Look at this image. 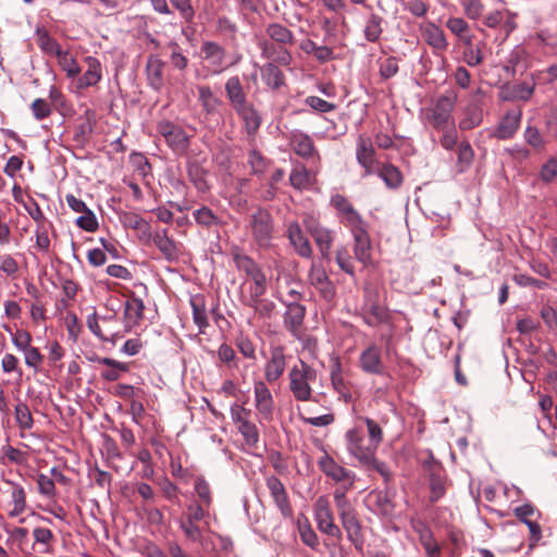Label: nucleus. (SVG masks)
I'll use <instances>...</instances> for the list:
<instances>
[{"label":"nucleus","mask_w":557,"mask_h":557,"mask_svg":"<svg viewBox=\"0 0 557 557\" xmlns=\"http://www.w3.org/2000/svg\"><path fill=\"white\" fill-rule=\"evenodd\" d=\"M308 231L313 237L321 257L323 259H330L331 248L334 240V234L331 230L321 225H309Z\"/></svg>","instance_id":"4be33fe9"},{"label":"nucleus","mask_w":557,"mask_h":557,"mask_svg":"<svg viewBox=\"0 0 557 557\" xmlns=\"http://www.w3.org/2000/svg\"><path fill=\"white\" fill-rule=\"evenodd\" d=\"M308 280L310 285L318 292L324 301L332 302L335 299L336 288L333 282L329 278L322 264L315 262L311 264Z\"/></svg>","instance_id":"9d476101"},{"label":"nucleus","mask_w":557,"mask_h":557,"mask_svg":"<svg viewBox=\"0 0 557 557\" xmlns=\"http://www.w3.org/2000/svg\"><path fill=\"white\" fill-rule=\"evenodd\" d=\"M265 485L270 492L271 497L273 498L274 504L276 505L281 513L285 517L290 516L292 507L289 504L287 492L281 480L275 475L268 476L265 480Z\"/></svg>","instance_id":"dca6fc26"},{"label":"nucleus","mask_w":557,"mask_h":557,"mask_svg":"<svg viewBox=\"0 0 557 557\" xmlns=\"http://www.w3.org/2000/svg\"><path fill=\"white\" fill-rule=\"evenodd\" d=\"M168 46L171 49L170 59L173 66L181 71L185 70L188 65V59L182 53L180 45L171 41Z\"/></svg>","instance_id":"e2e57ef3"},{"label":"nucleus","mask_w":557,"mask_h":557,"mask_svg":"<svg viewBox=\"0 0 557 557\" xmlns=\"http://www.w3.org/2000/svg\"><path fill=\"white\" fill-rule=\"evenodd\" d=\"M298 531L302 543L312 549L319 546V539L314 530L311 528L307 519L304 522L298 520Z\"/></svg>","instance_id":"3c124183"},{"label":"nucleus","mask_w":557,"mask_h":557,"mask_svg":"<svg viewBox=\"0 0 557 557\" xmlns=\"http://www.w3.org/2000/svg\"><path fill=\"white\" fill-rule=\"evenodd\" d=\"M343 528L347 532V536L351 542L358 540L360 535V524L356 517L355 510L343 512L341 516Z\"/></svg>","instance_id":"79ce46f5"},{"label":"nucleus","mask_w":557,"mask_h":557,"mask_svg":"<svg viewBox=\"0 0 557 557\" xmlns=\"http://www.w3.org/2000/svg\"><path fill=\"white\" fill-rule=\"evenodd\" d=\"M85 63L87 64V70L77 82L78 88L96 86L102 78L101 64L96 58L87 57Z\"/></svg>","instance_id":"b1692460"},{"label":"nucleus","mask_w":557,"mask_h":557,"mask_svg":"<svg viewBox=\"0 0 557 557\" xmlns=\"http://www.w3.org/2000/svg\"><path fill=\"white\" fill-rule=\"evenodd\" d=\"M363 322L369 326H377L379 324H388L391 327L389 335H382V339L387 344L392 339L393 325L391 323V313L387 308L380 306L377 304H373L369 307V309L364 310L362 314Z\"/></svg>","instance_id":"6ab92c4d"},{"label":"nucleus","mask_w":557,"mask_h":557,"mask_svg":"<svg viewBox=\"0 0 557 557\" xmlns=\"http://www.w3.org/2000/svg\"><path fill=\"white\" fill-rule=\"evenodd\" d=\"M421 29L423 38L431 47L440 51L447 49L448 42L442 28L434 23H428Z\"/></svg>","instance_id":"bb28decb"},{"label":"nucleus","mask_w":557,"mask_h":557,"mask_svg":"<svg viewBox=\"0 0 557 557\" xmlns=\"http://www.w3.org/2000/svg\"><path fill=\"white\" fill-rule=\"evenodd\" d=\"M145 304L143 299L133 297L125 302L124 306V321L125 327L129 331L137 325L144 318Z\"/></svg>","instance_id":"393cba45"},{"label":"nucleus","mask_w":557,"mask_h":557,"mask_svg":"<svg viewBox=\"0 0 557 557\" xmlns=\"http://www.w3.org/2000/svg\"><path fill=\"white\" fill-rule=\"evenodd\" d=\"M21 352L24 356L25 364L37 372L44 362V356L40 354L39 349L37 347L30 346Z\"/></svg>","instance_id":"6e6d98bb"},{"label":"nucleus","mask_w":557,"mask_h":557,"mask_svg":"<svg viewBox=\"0 0 557 557\" xmlns=\"http://www.w3.org/2000/svg\"><path fill=\"white\" fill-rule=\"evenodd\" d=\"M521 117L522 111L520 109L509 110L503 116L492 135L503 140L511 138L519 128Z\"/></svg>","instance_id":"aec40b11"},{"label":"nucleus","mask_w":557,"mask_h":557,"mask_svg":"<svg viewBox=\"0 0 557 557\" xmlns=\"http://www.w3.org/2000/svg\"><path fill=\"white\" fill-rule=\"evenodd\" d=\"M306 309L298 302H292L287 306L284 324L293 335L297 336L304 322Z\"/></svg>","instance_id":"a878e982"},{"label":"nucleus","mask_w":557,"mask_h":557,"mask_svg":"<svg viewBox=\"0 0 557 557\" xmlns=\"http://www.w3.org/2000/svg\"><path fill=\"white\" fill-rule=\"evenodd\" d=\"M164 62L158 57H150L147 61L146 72L149 85L157 91L163 87Z\"/></svg>","instance_id":"c85d7f7f"},{"label":"nucleus","mask_w":557,"mask_h":557,"mask_svg":"<svg viewBox=\"0 0 557 557\" xmlns=\"http://www.w3.org/2000/svg\"><path fill=\"white\" fill-rule=\"evenodd\" d=\"M225 91L234 110L248 102L242 83L237 76H232L227 79L225 84Z\"/></svg>","instance_id":"cd10ccee"},{"label":"nucleus","mask_w":557,"mask_h":557,"mask_svg":"<svg viewBox=\"0 0 557 557\" xmlns=\"http://www.w3.org/2000/svg\"><path fill=\"white\" fill-rule=\"evenodd\" d=\"M199 101L207 113H212L218 104L219 99L213 95L209 86H198Z\"/></svg>","instance_id":"864d4df0"},{"label":"nucleus","mask_w":557,"mask_h":557,"mask_svg":"<svg viewBox=\"0 0 557 557\" xmlns=\"http://www.w3.org/2000/svg\"><path fill=\"white\" fill-rule=\"evenodd\" d=\"M10 335H11L12 344L18 351H22V350L33 346L32 345V342H33L32 334L24 329H17L15 332H10Z\"/></svg>","instance_id":"4d7b16f0"},{"label":"nucleus","mask_w":557,"mask_h":557,"mask_svg":"<svg viewBox=\"0 0 557 557\" xmlns=\"http://www.w3.org/2000/svg\"><path fill=\"white\" fill-rule=\"evenodd\" d=\"M318 377L317 370L304 360H299L288 372L289 391L298 401L313 400L312 384Z\"/></svg>","instance_id":"f03ea898"},{"label":"nucleus","mask_w":557,"mask_h":557,"mask_svg":"<svg viewBox=\"0 0 557 557\" xmlns=\"http://www.w3.org/2000/svg\"><path fill=\"white\" fill-rule=\"evenodd\" d=\"M243 305L253 309L255 314L263 319L270 318L275 308L272 300L262 297H255L252 300L243 301Z\"/></svg>","instance_id":"58836bf2"},{"label":"nucleus","mask_w":557,"mask_h":557,"mask_svg":"<svg viewBox=\"0 0 557 557\" xmlns=\"http://www.w3.org/2000/svg\"><path fill=\"white\" fill-rule=\"evenodd\" d=\"M359 366L366 373L382 374L384 366L381 357V348L375 344L368 346L359 357Z\"/></svg>","instance_id":"a211bd4d"},{"label":"nucleus","mask_w":557,"mask_h":557,"mask_svg":"<svg viewBox=\"0 0 557 557\" xmlns=\"http://www.w3.org/2000/svg\"><path fill=\"white\" fill-rule=\"evenodd\" d=\"M171 4L178 11L186 23H191L195 17V10L191 0H170Z\"/></svg>","instance_id":"0e129e2a"},{"label":"nucleus","mask_w":557,"mask_h":557,"mask_svg":"<svg viewBox=\"0 0 557 557\" xmlns=\"http://www.w3.org/2000/svg\"><path fill=\"white\" fill-rule=\"evenodd\" d=\"M331 205L336 209L341 222L346 227L351 228L364 223L360 213L345 196L341 194L333 195Z\"/></svg>","instance_id":"f8f14e48"},{"label":"nucleus","mask_w":557,"mask_h":557,"mask_svg":"<svg viewBox=\"0 0 557 557\" xmlns=\"http://www.w3.org/2000/svg\"><path fill=\"white\" fill-rule=\"evenodd\" d=\"M237 429L248 446L255 447L257 445L259 442V432L255 423L249 421L238 426Z\"/></svg>","instance_id":"680f3d73"},{"label":"nucleus","mask_w":557,"mask_h":557,"mask_svg":"<svg viewBox=\"0 0 557 557\" xmlns=\"http://www.w3.org/2000/svg\"><path fill=\"white\" fill-rule=\"evenodd\" d=\"M121 221L125 227L138 231L140 239L148 240L151 238L149 224L138 214L124 213Z\"/></svg>","instance_id":"f704fd0d"},{"label":"nucleus","mask_w":557,"mask_h":557,"mask_svg":"<svg viewBox=\"0 0 557 557\" xmlns=\"http://www.w3.org/2000/svg\"><path fill=\"white\" fill-rule=\"evenodd\" d=\"M157 248L161 251L168 260H175L178 257V249L176 244L168 237L165 231L158 232L151 238Z\"/></svg>","instance_id":"473e14b6"},{"label":"nucleus","mask_w":557,"mask_h":557,"mask_svg":"<svg viewBox=\"0 0 557 557\" xmlns=\"http://www.w3.org/2000/svg\"><path fill=\"white\" fill-rule=\"evenodd\" d=\"M286 367L285 352L282 346L270 348V358L264 366V379L268 383L276 382L284 373Z\"/></svg>","instance_id":"2eb2a0df"},{"label":"nucleus","mask_w":557,"mask_h":557,"mask_svg":"<svg viewBox=\"0 0 557 557\" xmlns=\"http://www.w3.org/2000/svg\"><path fill=\"white\" fill-rule=\"evenodd\" d=\"M461 5L468 18L476 21L484 12V4L481 0H461Z\"/></svg>","instance_id":"13d9d810"},{"label":"nucleus","mask_w":557,"mask_h":557,"mask_svg":"<svg viewBox=\"0 0 557 557\" xmlns=\"http://www.w3.org/2000/svg\"><path fill=\"white\" fill-rule=\"evenodd\" d=\"M483 120V111L479 103H470L463 111L459 121V128L462 131L472 129L479 126Z\"/></svg>","instance_id":"72a5a7b5"},{"label":"nucleus","mask_w":557,"mask_h":557,"mask_svg":"<svg viewBox=\"0 0 557 557\" xmlns=\"http://www.w3.org/2000/svg\"><path fill=\"white\" fill-rule=\"evenodd\" d=\"M235 263L240 272H244L247 278L240 287V300H252L255 297H262L268 289V278L262 269L250 257L237 255Z\"/></svg>","instance_id":"f257e3e1"},{"label":"nucleus","mask_w":557,"mask_h":557,"mask_svg":"<svg viewBox=\"0 0 557 557\" xmlns=\"http://www.w3.org/2000/svg\"><path fill=\"white\" fill-rule=\"evenodd\" d=\"M315 174L312 170H308L302 163L296 162L289 175L290 185L299 190L307 189L313 185Z\"/></svg>","instance_id":"5701e85b"},{"label":"nucleus","mask_w":557,"mask_h":557,"mask_svg":"<svg viewBox=\"0 0 557 557\" xmlns=\"http://www.w3.org/2000/svg\"><path fill=\"white\" fill-rule=\"evenodd\" d=\"M289 145L297 156L308 161L311 160L313 164L319 163V152L314 147L312 138L308 134L298 129L290 132Z\"/></svg>","instance_id":"9b49d317"},{"label":"nucleus","mask_w":557,"mask_h":557,"mask_svg":"<svg viewBox=\"0 0 557 557\" xmlns=\"http://www.w3.org/2000/svg\"><path fill=\"white\" fill-rule=\"evenodd\" d=\"M8 484L11 486L10 490V498H11V506L12 508L9 510V517L15 518L20 515H22L27 507L26 503V492L24 487L20 484L8 482Z\"/></svg>","instance_id":"c756f323"},{"label":"nucleus","mask_w":557,"mask_h":557,"mask_svg":"<svg viewBox=\"0 0 557 557\" xmlns=\"http://www.w3.org/2000/svg\"><path fill=\"white\" fill-rule=\"evenodd\" d=\"M455 108V98L451 96H441L434 108L428 115V122L438 131H445L446 128L454 126V120L451 116Z\"/></svg>","instance_id":"1a4fd4ad"},{"label":"nucleus","mask_w":557,"mask_h":557,"mask_svg":"<svg viewBox=\"0 0 557 557\" xmlns=\"http://www.w3.org/2000/svg\"><path fill=\"white\" fill-rule=\"evenodd\" d=\"M382 17L376 14H371L366 22L363 34L368 41L375 42L380 39L382 29Z\"/></svg>","instance_id":"c03bdc74"},{"label":"nucleus","mask_w":557,"mask_h":557,"mask_svg":"<svg viewBox=\"0 0 557 557\" xmlns=\"http://www.w3.org/2000/svg\"><path fill=\"white\" fill-rule=\"evenodd\" d=\"M235 112L243 120L248 134H255L260 127L261 117L253 106L249 102L240 108H237Z\"/></svg>","instance_id":"2f4dec72"},{"label":"nucleus","mask_w":557,"mask_h":557,"mask_svg":"<svg viewBox=\"0 0 557 557\" xmlns=\"http://www.w3.org/2000/svg\"><path fill=\"white\" fill-rule=\"evenodd\" d=\"M431 502H437L446 493V478L440 467L434 468L430 473Z\"/></svg>","instance_id":"c9c22d12"},{"label":"nucleus","mask_w":557,"mask_h":557,"mask_svg":"<svg viewBox=\"0 0 557 557\" xmlns=\"http://www.w3.org/2000/svg\"><path fill=\"white\" fill-rule=\"evenodd\" d=\"M286 227L287 237L296 252L302 258H311L312 247L299 223L295 221L288 222Z\"/></svg>","instance_id":"f3484780"},{"label":"nucleus","mask_w":557,"mask_h":557,"mask_svg":"<svg viewBox=\"0 0 557 557\" xmlns=\"http://www.w3.org/2000/svg\"><path fill=\"white\" fill-rule=\"evenodd\" d=\"M557 176V157H552L544 163L540 171V177L545 183H550Z\"/></svg>","instance_id":"774afa93"},{"label":"nucleus","mask_w":557,"mask_h":557,"mask_svg":"<svg viewBox=\"0 0 557 557\" xmlns=\"http://www.w3.org/2000/svg\"><path fill=\"white\" fill-rule=\"evenodd\" d=\"M335 261L339 269L349 276H355V265L346 246H338L335 250Z\"/></svg>","instance_id":"a18cd8bd"},{"label":"nucleus","mask_w":557,"mask_h":557,"mask_svg":"<svg viewBox=\"0 0 557 557\" xmlns=\"http://www.w3.org/2000/svg\"><path fill=\"white\" fill-rule=\"evenodd\" d=\"M375 173L383 180L388 188H398L403 183L400 171L393 164H383L375 170Z\"/></svg>","instance_id":"e433bc0d"},{"label":"nucleus","mask_w":557,"mask_h":557,"mask_svg":"<svg viewBox=\"0 0 557 557\" xmlns=\"http://www.w3.org/2000/svg\"><path fill=\"white\" fill-rule=\"evenodd\" d=\"M190 306L193 309V320L198 326L200 333H203L205 329L209 325L203 299L200 297H193L190 299Z\"/></svg>","instance_id":"a19ab883"},{"label":"nucleus","mask_w":557,"mask_h":557,"mask_svg":"<svg viewBox=\"0 0 557 557\" xmlns=\"http://www.w3.org/2000/svg\"><path fill=\"white\" fill-rule=\"evenodd\" d=\"M261 78L271 88L277 89L283 85L282 71L274 64L268 63L261 67Z\"/></svg>","instance_id":"ea45409f"},{"label":"nucleus","mask_w":557,"mask_h":557,"mask_svg":"<svg viewBox=\"0 0 557 557\" xmlns=\"http://www.w3.org/2000/svg\"><path fill=\"white\" fill-rule=\"evenodd\" d=\"M15 421L20 429L30 430L34 425V419L27 404L20 401L15 408Z\"/></svg>","instance_id":"8fccbe9b"},{"label":"nucleus","mask_w":557,"mask_h":557,"mask_svg":"<svg viewBox=\"0 0 557 557\" xmlns=\"http://www.w3.org/2000/svg\"><path fill=\"white\" fill-rule=\"evenodd\" d=\"M354 237V253L355 258L367 265L371 260V240L366 227V222L356 227L349 228Z\"/></svg>","instance_id":"ddd939ff"},{"label":"nucleus","mask_w":557,"mask_h":557,"mask_svg":"<svg viewBox=\"0 0 557 557\" xmlns=\"http://www.w3.org/2000/svg\"><path fill=\"white\" fill-rule=\"evenodd\" d=\"M37 44L42 51L50 54H58V51H61L62 48L60 45L48 34L45 28L38 27L36 29Z\"/></svg>","instance_id":"49530a36"},{"label":"nucleus","mask_w":557,"mask_h":557,"mask_svg":"<svg viewBox=\"0 0 557 557\" xmlns=\"http://www.w3.org/2000/svg\"><path fill=\"white\" fill-rule=\"evenodd\" d=\"M267 34L272 40L282 45L293 44L294 40L293 33L287 27L277 23L270 24L267 27Z\"/></svg>","instance_id":"37998d69"},{"label":"nucleus","mask_w":557,"mask_h":557,"mask_svg":"<svg viewBox=\"0 0 557 557\" xmlns=\"http://www.w3.org/2000/svg\"><path fill=\"white\" fill-rule=\"evenodd\" d=\"M346 446L348 453L361 465L373 462L377 447L369 442L358 430H349L346 433Z\"/></svg>","instance_id":"423d86ee"},{"label":"nucleus","mask_w":557,"mask_h":557,"mask_svg":"<svg viewBox=\"0 0 557 557\" xmlns=\"http://www.w3.org/2000/svg\"><path fill=\"white\" fill-rule=\"evenodd\" d=\"M484 46V42H480L475 45L474 47L465 48V51L462 53L463 61L469 66H476L481 64L484 60V54L482 51V47Z\"/></svg>","instance_id":"bf43d9fd"},{"label":"nucleus","mask_w":557,"mask_h":557,"mask_svg":"<svg viewBox=\"0 0 557 557\" xmlns=\"http://www.w3.org/2000/svg\"><path fill=\"white\" fill-rule=\"evenodd\" d=\"M193 215L198 224L206 227L220 224V219L208 207L195 210Z\"/></svg>","instance_id":"5fc2aeb1"},{"label":"nucleus","mask_w":557,"mask_h":557,"mask_svg":"<svg viewBox=\"0 0 557 557\" xmlns=\"http://www.w3.org/2000/svg\"><path fill=\"white\" fill-rule=\"evenodd\" d=\"M246 231L259 248H269L274 236V220L263 208H258L247 218Z\"/></svg>","instance_id":"7ed1b4c3"},{"label":"nucleus","mask_w":557,"mask_h":557,"mask_svg":"<svg viewBox=\"0 0 557 557\" xmlns=\"http://www.w3.org/2000/svg\"><path fill=\"white\" fill-rule=\"evenodd\" d=\"M55 57L58 58L60 66L66 72L69 77L73 78L79 74L81 69L69 51L62 49L61 51H58Z\"/></svg>","instance_id":"09e8293b"},{"label":"nucleus","mask_w":557,"mask_h":557,"mask_svg":"<svg viewBox=\"0 0 557 557\" xmlns=\"http://www.w3.org/2000/svg\"><path fill=\"white\" fill-rule=\"evenodd\" d=\"M474 152L468 141H461L457 146L456 168L459 173L467 171L472 164Z\"/></svg>","instance_id":"4c0bfd02"},{"label":"nucleus","mask_w":557,"mask_h":557,"mask_svg":"<svg viewBox=\"0 0 557 557\" xmlns=\"http://www.w3.org/2000/svg\"><path fill=\"white\" fill-rule=\"evenodd\" d=\"M218 357L220 361L225 363L228 368H238V359L236 357V352L230 345L222 344L218 349Z\"/></svg>","instance_id":"052dcab7"},{"label":"nucleus","mask_w":557,"mask_h":557,"mask_svg":"<svg viewBox=\"0 0 557 557\" xmlns=\"http://www.w3.org/2000/svg\"><path fill=\"white\" fill-rule=\"evenodd\" d=\"M255 405L259 413L269 418L273 411V397L272 394L263 381H258L253 385Z\"/></svg>","instance_id":"412c9836"},{"label":"nucleus","mask_w":557,"mask_h":557,"mask_svg":"<svg viewBox=\"0 0 557 557\" xmlns=\"http://www.w3.org/2000/svg\"><path fill=\"white\" fill-rule=\"evenodd\" d=\"M30 110L34 117L38 121L48 117L52 113L50 104L41 98H37L32 102Z\"/></svg>","instance_id":"338daca9"},{"label":"nucleus","mask_w":557,"mask_h":557,"mask_svg":"<svg viewBox=\"0 0 557 557\" xmlns=\"http://www.w3.org/2000/svg\"><path fill=\"white\" fill-rule=\"evenodd\" d=\"M428 557H440L442 548L434 539L433 532L419 540Z\"/></svg>","instance_id":"69168bd1"},{"label":"nucleus","mask_w":557,"mask_h":557,"mask_svg":"<svg viewBox=\"0 0 557 557\" xmlns=\"http://www.w3.org/2000/svg\"><path fill=\"white\" fill-rule=\"evenodd\" d=\"M157 131L165 139L173 152L180 156L187 152L190 136L180 125L170 121H160L157 125Z\"/></svg>","instance_id":"0eeeda50"},{"label":"nucleus","mask_w":557,"mask_h":557,"mask_svg":"<svg viewBox=\"0 0 557 557\" xmlns=\"http://www.w3.org/2000/svg\"><path fill=\"white\" fill-rule=\"evenodd\" d=\"M321 471L337 485L335 490L350 491L356 482V473L337 463L324 454L318 461Z\"/></svg>","instance_id":"39448f33"},{"label":"nucleus","mask_w":557,"mask_h":557,"mask_svg":"<svg viewBox=\"0 0 557 557\" xmlns=\"http://www.w3.org/2000/svg\"><path fill=\"white\" fill-rule=\"evenodd\" d=\"M356 158L360 166L364 169L362 176L375 173V150L370 137L360 135L357 139Z\"/></svg>","instance_id":"4468645a"},{"label":"nucleus","mask_w":557,"mask_h":557,"mask_svg":"<svg viewBox=\"0 0 557 557\" xmlns=\"http://www.w3.org/2000/svg\"><path fill=\"white\" fill-rule=\"evenodd\" d=\"M97 361L99 364L108 367L107 370L101 372V377L109 382L119 380L122 373H125L129 370L127 363L108 357L98 358Z\"/></svg>","instance_id":"7c9ffc66"},{"label":"nucleus","mask_w":557,"mask_h":557,"mask_svg":"<svg viewBox=\"0 0 557 557\" xmlns=\"http://www.w3.org/2000/svg\"><path fill=\"white\" fill-rule=\"evenodd\" d=\"M194 490L201 504L209 507L212 503V492L209 482L203 476H197L195 479Z\"/></svg>","instance_id":"603ef678"},{"label":"nucleus","mask_w":557,"mask_h":557,"mask_svg":"<svg viewBox=\"0 0 557 557\" xmlns=\"http://www.w3.org/2000/svg\"><path fill=\"white\" fill-rule=\"evenodd\" d=\"M199 57L203 64L205 77L219 75L230 66L225 49L214 41H203Z\"/></svg>","instance_id":"20e7f679"},{"label":"nucleus","mask_w":557,"mask_h":557,"mask_svg":"<svg viewBox=\"0 0 557 557\" xmlns=\"http://www.w3.org/2000/svg\"><path fill=\"white\" fill-rule=\"evenodd\" d=\"M314 520L318 529L335 539H341L342 532L339 528L334 523V516L326 496H320L314 504Z\"/></svg>","instance_id":"6e6552de"},{"label":"nucleus","mask_w":557,"mask_h":557,"mask_svg":"<svg viewBox=\"0 0 557 557\" xmlns=\"http://www.w3.org/2000/svg\"><path fill=\"white\" fill-rule=\"evenodd\" d=\"M53 228V225L51 222H48L46 224H40L36 226L35 230V237H36V244L35 247L41 251V252H49L50 249V238H49V231Z\"/></svg>","instance_id":"de8ad7c7"}]
</instances>
